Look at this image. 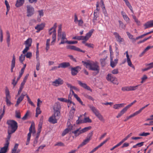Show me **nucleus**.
<instances>
[{"label": "nucleus", "mask_w": 153, "mask_h": 153, "mask_svg": "<svg viewBox=\"0 0 153 153\" xmlns=\"http://www.w3.org/2000/svg\"><path fill=\"white\" fill-rule=\"evenodd\" d=\"M82 62L87 68L90 70L96 71L97 73H99L100 68L98 63L90 61L87 62L82 61Z\"/></svg>", "instance_id": "1"}, {"label": "nucleus", "mask_w": 153, "mask_h": 153, "mask_svg": "<svg viewBox=\"0 0 153 153\" xmlns=\"http://www.w3.org/2000/svg\"><path fill=\"white\" fill-rule=\"evenodd\" d=\"M66 33L65 32H62V25H60L58 27V40L61 39V41L59 45L67 43L68 40L66 37Z\"/></svg>", "instance_id": "2"}, {"label": "nucleus", "mask_w": 153, "mask_h": 153, "mask_svg": "<svg viewBox=\"0 0 153 153\" xmlns=\"http://www.w3.org/2000/svg\"><path fill=\"white\" fill-rule=\"evenodd\" d=\"M7 123L8 125L7 131L14 133L18 128L17 123L13 120L7 121Z\"/></svg>", "instance_id": "3"}, {"label": "nucleus", "mask_w": 153, "mask_h": 153, "mask_svg": "<svg viewBox=\"0 0 153 153\" xmlns=\"http://www.w3.org/2000/svg\"><path fill=\"white\" fill-rule=\"evenodd\" d=\"M57 27V24L55 23L53 26L49 30V34L50 35L52 34V41L51 42V45H53L56 40V29Z\"/></svg>", "instance_id": "4"}, {"label": "nucleus", "mask_w": 153, "mask_h": 153, "mask_svg": "<svg viewBox=\"0 0 153 153\" xmlns=\"http://www.w3.org/2000/svg\"><path fill=\"white\" fill-rule=\"evenodd\" d=\"M29 132L27 134V141L26 143V145H28L30 141L31 136V134L32 133L33 134L35 133L36 132L34 125V124L32 123L31 124L29 128Z\"/></svg>", "instance_id": "5"}, {"label": "nucleus", "mask_w": 153, "mask_h": 153, "mask_svg": "<svg viewBox=\"0 0 153 153\" xmlns=\"http://www.w3.org/2000/svg\"><path fill=\"white\" fill-rule=\"evenodd\" d=\"M5 91L6 104L8 106H9L11 104V102H10L11 96L9 90L7 87H6Z\"/></svg>", "instance_id": "6"}, {"label": "nucleus", "mask_w": 153, "mask_h": 153, "mask_svg": "<svg viewBox=\"0 0 153 153\" xmlns=\"http://www.w3.org/2000/svg\"><path fill=\"white\" fill-rule=\"evenodd\" d=\"M106 79L108 81L111 82L114 84H118V82L116 78L111 74H109L107 75Z\"/></svg>", "instance_id": "7"}, {"label": "nucleus", "mask_w": 153, "mask_h": 153, "mask_svg": "<svg viewBox=\"0 0 153 153\" xmlns=\"http://www.w3.org/2000/svg\"><path fill=\"white\" fill-rule=\"evenodd\" d=\"M27 8V16L28 17H30L34 13L35 10L34 8L31 5H27L26 6Z\"/></svg>", "instance_id": "8"}, {"label": "nucleus", "mask_w": 153, "mask_h": 153, "mask_svg": "<svg viewBox=\"0 0 153 153\" xmlns=\"http://www.w3.org/2000/svg\"><path fill=\"white\" fill-rule=\"evenodd\" d=\"M93 134V131H91L88 134L86 138L82 143L83 146L86 145L91 140Z\"/></svg>", "instance_id": "9"}, {"label": "nucleus", "mask_w": 153, "mask_h": 153, "mask_svg": "<svg viewBox=\"0 0 153 153\" xmlns=\"http://www.w3.org/2000/svg\"><path fill=\"white\" fill-rule=\"evenodd\" d=\"M63 81L60 78H58L52 82L53 85L55 86H58L62 85L63 83Z\"/></svg>", "instance_id": "10"}, {"label": "nucleus", "mask_w": 153, "mask_h": 153, "mask_svg": "<svg viewBox=\"0 0 153 153\" xmlns=\"http://www.w3.org/2000/svg\"><path fill=\"white\" fill-rule=\"evenodd\" d=\"M113 34L115 36L116 41L120 43H121L124 42V40L123 38L121 37L118 33L117 32H114Z\"/></svg>", "instance_id": "11"}, {"label": "nucleus", "mask_w": 153, "mask_h": 153, "mask_svg": "<svg viewBox=\"0 0 153 153\" xmlns=\"http://www.w3.org/2000/svg\"><path fill=\"white\" fill-rule=\"evenodd\" d=\"M74 22L76 24H77L79 26H82L83 23V22L82 19H81L79 20H78V17L76 13H75L74 15Z\"/></svg>", "instance_id": "12"}, {"label": "nucleus", "mask_w": 153, "mask_h": 153, "mask_svg": "<svg viewBox=\"0 0 153 153\" xmlns=\"http://www.w3.org/2000/svg\"><path fill=\"white\" fill-rule=\"evenodd\" d=\"M45 24L44 23H42L38 24L35 27V29L37 30L36 33H39L40 31L43 29L45 27Z\"/></svg>", "instance_id": "13"}, {"label": "nucleus", "mask_w": 153, "mask_h": 153, "mask_svg": "<svg viewBox=\"0 0 153 153\" xmlns=\"http://www.w3.org/2000/svg\"><path fill=\"white\" fill-rule=\"evenodd\" d=\"M78 69H80L81 68L79 66H77L75 67L72 68L71 69V74L73 76L77 74L79 72Z\"/></svg>", "instance_id": "14"}, {"label": "nucleus", "mask_w": 153, "mask_h": 153, "mask_svg": "<svg viewBox=\"0 0 153 153\" xmlns=\"http://www.w3.org/2000/svg\"><path fill=\"white\" fill-rule=\"evenodd\" d=\"M66 48L67 49H70L71 50L84 52L81 50L80 48L74 46L68 45L66 46Z\"/></svg>", "instance_id": "15"}, {"label": "nucleus", "mask_w": 153, "mask_h": 153, "mask_svg": "<svg viewBox=\"0 0 153 153\" xmlns=\"http://www.w3.org/2000/svg\"><path fill=\"white\" fill-rule=\"evenodd\" d=\"M77 81L78 84L80 86L86 89L92 91V90L90 88L89 86H88L85 83H83L80 81L78 80Z\"/></svg>", "instance_id": "16"}, {"label": "nucleus", "mask_w": 153, "mask_h": 153, "mask_svg": "<svg viewBox=\"0 0 153 153\" xmlns=\"http://www.w3.org/2000/svg\"><path fill=\"white\" fill-rule=\"evenodd\" d=\"M144 26L145 29L153 27V20L147 22L144 24Z\"/></svg>", "instance_id": "17"}, {"label": "nucleus", "mask_w": 153, "mask_h": 153, "mask_svg": "<svg viewBox=\"0 0 153 153\" xmlns=\"http://www.w3.org/2000/svg\"><path fill=\"white\" fill-rule=\"evenodd\" d=\"M118 59H115L113 60V57H110V65L111 67L114 68L118 62Z\"/></svg>", "instance_id": "18"}, {"label": "nucleus", "mask_w": 153, "mask_h": 153, "mask_svg": "<svg viewBox=\"0 0 153 153\" xmlns=\"http://www.w3.org/2000/svg\"><path fill=\"white\" fill-rule=\"evenodd\" d=\"M57 119L56 116L53 115L49 117L48 121L50 123L54 124L57 122Z\"/></svg>", "instance_id": "19"}, {"label": "nucleus", "mask_w": 153, "mask_h": 153, "mask_svg": "<svg viewBox=\"0 0 153 153\" xmlns=\"http://www.w3.org/2000/svg\"><path fill=\"white\" fill-rule=\"evenodd\" d=\"M70 105H73L72 107L71 108V109L70 111V113L74 114V113L75 111V108L76 105L74 102H72L71 101H69V104H68V106L69 107L70 106Z\"/></svg>", "instance_id": "20"}, {"label": "nucleus", "mask_w": 153, "mask_h": 153, "mask_svg": "<svg viewBox=\"0 0 153 153\" xmlns=\"http://www.w3.org/2000/svg\"><path fill=\"white\" fill-rule=\"evenodd\" d=\"M25 95L22 94L21 96L19 97V98L17 99L16 103V104L15 105V106L16 107H17L19 103L21 102L23 100Z\"/></svg>", "instance_id": "21"}, {"label": "nucleus", "mask_w": 153, "mask_h": 153, "mask_svg": "<svg viewBox=\"0 0 153 153\" xmlns=\"http://www.w3.org/2000/svg\"><path fill=\"white\" fill-rule=\"evenodd\" d=\"M9 145L6 143L4 144V146L1 148L0 153H6L7 152Z\"/></svg>", "instance_id": "22"}, {"label": "nucleus", "mask_w": 153, "mask_h": 153, "mask_svg": "<svg viewBox=\"0 0 153 153\" xmlns=\"http://www.w3.org/2000/svg\"><path fill=\"white\" fill-rule=\"evenodd\" d=\"M25 0H17L15 4L17 7H19L22 6L24 3Z\"/></svg>", "instance_id": "23"}, {"label": "nucleus", "mask_w": 153, "mask_h": 153, "mask_svg": "<svg viewBox=\"0 0 153 153\" xmlns=\"http://www.w3.org/2000/svg\"><path fill=\"white\" fill-rule=\"evenodd\" d=\"M18 146V144L16 143L15 144L13 149H12L11 153H17V152H18V153H19L20 152V149H18L17 150Z\"/></svg>", "instance_id": "24"}, {"label": "nucleus", "mask_w": 153, "mask_h": 153, "mask_svg": "<svg viewBox=\"0 0 153 153\" xmlns=\"http://www.w3.org/2000/svg\"><path fill=\"white\" fill-rule=\"evenodd\" d=\"M70 65V64L69 62H64L59 64L58 66V68H66Z\"/></svg>", "instance_id": "25"}, {"label": "nucleus", "mask_w": 153, "mask_h": 153, "mask_svg": "<svg viewBox=\"0 0 153 153\" xmlns=\"http://www.w3.org/2000/svg\"><path fill=\"white\" fill-rule=\"evenodd\" d=\"M121 13L124 20L126 21L127 23H128L130 20V19L126 14V13L123 11H122Z\"/></svg>", "instance_id": "26"}, {"label": "nucleus", "mask_w": 153, "mask_h": 153, "mask_svg": "<svg viewBox=\"0 0 153 153\" xmlns=\"http://www.w3.org/2000/svg\"><path fill=\"white\" fill-rule=\"evenodd\" d=\"M16 59L14 55L13 56V59L11 63V72H13V70L15 66Z\"/></svg>", "instance_id": "27"}, {"label": "nucleus", "mask_w": 153, "mask_h": 153, "mask_svg": "<svg viewBox=\"0 0 153 153\" xmlns=\"http://www.w3.org/2000/svg\"><path fill=\"white\" fill-rule=\"evenodd\" d=\"M6 34L7 36L6 41L8 45L9 46L10 44V34L9 31L7 30L6 31Z\"/></svg>", "instance_id": "28"}, {"label": "nucleus", "mask_w": 153, "mask_h": 153, "mask_svg": "<svg viewBox=\"0 0 153 153\" xmlns=\"http://www.w3.org/2000/svg\"><path fill=\"white\" fill-rule=\"evenodd\" d=\"M125 105L124 103L117 104L113 105V108L115 109H119L120 108L123 107Z\"/></svg>", "instance_id": "29"}, {"label": "nucleus", "mask_w": 153, "mask_h": 153, "mask_svg": "<svg viewBox=\"0 0 153 153\" xmlns=\"http://www.w3.org/2000/svg\"><path fill=\"white\" fill-rule=\"evenodd\" d=\"M8 135L7 137V138L6 139V143H5L9 145V141L11 137V134L13 133H12L11 132H9L7 131Z\"/></svg>", "instance_id": "30"}, {"label": "nucleus", "mask_w": 153, "mask_h": 153, "mask_svg": "<svg viewBox=\"0 0 153 153\" xmlns=\"http://www.w3.org/2000/svg\"><path fill=\"white\" fill-rule=\"evenodd\" d=\"M81 128H80L79 129H78L76 130L73 131L72 132L73 133H74L75 136H79L80 134L83 133L82 131L80 129Z\"/></svg>", "instance_id": "31"}, {"label": "nucleus", "mask_w": 153, "mask_h": 153, "mask_svg": "<svg viewBox=\"0 0 153 153\" xmlns=\"http://www.w3.org/2000/svg\"><path fill=\"white\" fill-rule=\"evenodd\" d=\"M127 110L125 107L122 109L120 111L118 114L117 116H116L117 118H118L121 116H122Z\"/></svg>", "instance_id": "32"}, {"label": "nucleus", "mask_w": 153, "mask_h": 153, "mask_svg": "<svg viewBox=\"0 0 153 153\" xmlns=\"http://www.w3.org/2000/svg\"><path fill=\"white\" fill-rule=\"evenodd\" d=\"M32 42V39L30 38H29L25 42V44L26 46L30 47L31 45Z\"/></svg>", "instance_id": "33"}, {"label": "nucleus", "mask_w": 153, "mask_h": 153, "mask_svg": "<svg viewBox=\"0 0 153 153\" xmlns=\"http://www.w3.org/2000/svg\"><path fill=\"white\" fill-rule=\"evenodd\" d=\"M53 108L54 111V113L53 115L55 116H56L57 118H58V117L60 115V112L59 110H56V108L55 106Z\"/></svg>", "instance_id": "34"}, {"label": "nucleus", "mask_w": 153, "mask_h": 153, "mask_svg": "<svg viewBox=\"0 0 153 153\" xmlns=\"http://www.w3.org/2000/svg\"><path fill=\"white\" fill-rule=\"evenodd\" d=\"M125 2L126 5L129 8L131 12L133 13V10L132 7L131 5L130 4L128 0H123Z\"/></svg>", "instance_id": "35"}, {"label": "nucleus", "mask_w": 153, "mask_h": 153, "mask_svg": "<svg viewBox=\"0 0 153 153\" xmlns=\"http://www.w3.org/2000/svg\"><path fill=\"white\" fill-rule=\"evenodd\" d=\"M95 115L101 121H102L103 122H104L105 121L104 119V118L102 116L100 113L99 112Z\"/></svg>", "instance_id": "36"}, {"label": "nucleus", "mask_w": 153, "mask_h": 153, "mask_svg": "<svg viewBox=\"0 0 153 153\" xmlns=\"http://www.w3.org/2000/svg\"><path fill=\"white\" fill-rule=\"evenodd\" d=\"M89 107L95 115L99 112L97 109L94 106L90 105Z\"/></svg>", "instance_id": "37"}, {"label": "nucleus", "mask_w": 153, "mask_h": 153, "mask_svg": "<svg viewBox=\"0 0 153 153\" xmlns=\"http://www.w3.org/2000/svg\"><path fill=\"white\" fill-rule=\"evenodd\" d=\"M98 15L97 14V13L94 12V17L92 19L93 22L94 24H96V21L97 20V18L98 17Z\"/></svg>", "instance_id": "38"}, {"label": "nucleus", "mask_w": 153, "mask_h": 153, "mask_svg": "<svg viewBox=\"0 0 153 153\" xmlns=\"http://www.w3.org/2000/svg\"><path fill=\"white\" fill-rule=\"evenodd\" d=\"M119 24V27L122 29L125 30L126 27V25L123 24L121 21L119 20L118 21Z\"/></svg>", "instance_id": "39"}, {"label": "nucleus", "mask_w": 153, "mask_h": 153, "mask_svg": "<svg viewBox=\"0 0 153 153\" xmlns=\"http://www.w3.org/2000/svg\"><path fill=\"white\" fill-rule=\"evenodd\" d=\"M50 39H48L47 40L46 44V48L45 49L47 51H48V50L50 48Z\"/></svg>", "instance_id": "40"}, {"label": "nucleus", "mask_w": 153, "mask_h": 153, "mask_svg": "<svg viewBox=\"0 0 153 153\" xmlns=\"http://www.w3.org/2000/svg\"><path fill=\"white\" fill-rule=\"evenodd\" d=\"M140 85L134 86H129L130 91H134L137 90V89L138 87Z\"/></svg>", "instance_id": "41"}, {"label": "nucleus", "mask_w": 153, "mask_h": 153, "mask_svg": "<svg viewBox=\"0 0 153 153\" xmlns=\"http://www.w3.org/2000/svg\"><path fill=\"white\" fill-rule=\"evenodd\" d=\"M71 129L70 128H68L65 129L63 132L62 134V136H64L67 134L70 131Z\"/></svg>", "instance_id": "42"}, {"label": "nucleus", "mask_w": 153, "mask_h": 153, "mask_svg": "<svg viewBox=\"0 0 153 153\" xmlns=\"http://www.w3.org/2000/svg\"><path fill=\"white\" fill-rule=\"evenodd\" d=\"M83 121V123H91L92 122V120L89 117H85Z\"/></svg>", "instance_id": "43"}, {"label": "nucleus", "mask_w": 153, "mask_h": 153, "mask_svg": "<svg viewBox=\"0 0 153 153\" xmlns=\"http://www.w3.org/2000/svg\"><path fill=\"white\" fill-rule=\"evenodd\" d=\"M74 96L75 97L77 100L82 105H84V104H83V103L82 102L80 98L78 97V96L76 94H74Z\"/></svg>", "instance_id": "44"}, {"label": "nucleus", "mask_w": 153, "mask_h": 153, "mask_svg": "<svg viewBox=\"0 0 153 153\" xmlns=\"http://www.w3.org/2000/svg\"><path fill=\"white\" fill-rule=\"evenodd\" d=\"M73 90H74L77 91H79V89L78 88L74 86H73L71 89L70 90V93L72 92V94L73 95H74V94H75L74 93V91H73Z\"/></svg>", "instance_id": "45"}, {"label": "nucleus", "mask_w": 153, "mask_h": 153, "mask_svg": "<svg viewBox=\"0 0 153 153\" xmlns=\"http://www.w3.org/2000/svg\"><path fill=\"white\" fill-rule=\"evenodd\" d=\"M58 100L61 102H68V104H69V101H71L68 100L67 99L63 98H58Z\"/></svg>", "instance_id": "46"}, {"label": "nucleus", "mask_w": 153, "mask_h": 153, "mask_svg": "<svg viewBox=\"0 0 153 153\" xmlns=\"http://www.w3.org/2000/svg\"><path fill=\"white\" fill-rule=\"evenodd\" d=\"M94 30V29H91L86 34L85 36L88 38L89 39L91 36Z\"/></svg>", "instance_id": "47"}, {"label": "nucleus", "mask_w": 153, "mask_h": 153, "mask_svg": "<svg viewBox=\"0 0 153 153\" xmlns=\"http://www.w3.org/2000/svg\"><path fill=\"white\" fill-rule=\"evenodd\" d=\"M91 128V126L86 127L81 129L82 133L86 132L87 131L90 130Z\"/></svg>", "instance_id": "48"}, {"label": "nucleus", "mask_w": 153, "mask_h": 153, "mask_svg": "<svg viewBox=\"0 0 153 153\" xmlns=\"http://www.w3.org/2000/svg\"><path fill=\"white\" fill-rule=\"evenodd\" d=\"M127 62L128 63V65L131 68H134V65L132 64L130 60V59L129 58H127Z\"/></svg>", "instance_id": "49"}, {"label": "nucleus", "mask_w": 153, "mask_h": 153, "mask_svg": "<svg viewBox=\"0 0 153 153\" xmlns=\"http://www.w3.org/2000/svg\"><path fill=\"white\" fill-rule=\"evenodd\" d=\"M25 55L27 58L29 59H30L32 56V53L30 52H27L26 54Z\"/></svg>", "instance_id": "50"}, {"label": "nucleus", "mask_w": 153, "mask_h": 153, "mask_svg": "<svg viewBox=\"0 0 153 153\" xmlns=\"http://www.w3.org/2000/svg\"><path fill=\"white\" fill-rule=\"evenodd\" d=\"M25 55L21 54L19 57V60L21 63H22L25 60Z\"/></svg>", "instance_id": "51"}, {"label": "nucleus", "mask_w": 153, "mask_h": 153, "mask_svg": "<svg viewBox=\"0 0 153 153\" xmlns=\"http://www.w3.org/2000/svg\"><path fill=\"white\" fill-rule=\"evenodd\" d=\"M121 90L123 91H130L129 86L123 87L121 88Z\"/></svg>", "instance_id": "52"}, {"label": "nucleus", "mask_w": 153, "mask_h": 153, "mask_svg": "<svg viewBox=\"0 0 153 153\" xmlns=\"http://www.w3.org/2000/svg\"><path fill=\"white\" fill-rule=\"evenodd\" d=\"M37 12L39 14V16L40 17H41L43 16L44 12H43V10H38L37 11Z\"/></svg>", "instance_id": "53"}, {"label": "nucleus", "mask_w": 153, "mask_h": 153, "mask_svg": "<svg viewBox=\"0 0 153 153\" xmlns=\"http://www.w3.org/2000/svg\"><path fill=\"white\" fill-rule=\"evenodd\" d=\"M146 66H147L149 69L150 70L153 68V62L149 64H145Z\"/></svg>", "instance_id": "54"}, {"label": "nucleus", "mask_w": 153, "mask_h": 153, "mask_svg": "<svg viewBox=\"0 0 153 153\" xmlns=\"http://www.w3.org/2000/svg\"><path fill=\"white\" fill-rule=\"evenodd\" d=\"M30 47L25 45V48L24 49V50L22 51L23 53L24 54H25L26 52H27L28 51Z\"/></svg>", "instance_id": "55"}, {"label": "nucleus", "mask_w": 153, "mask_h": 153, "mask_svg": "<svg viewBox=\"0 0 153 153\" xmlns=\"http://www.w3.org/2000/svg\"><path fill=\"white\" fill-rule=\"evenodd\" d=\"M150 134V133L148 132H143L142 133L140 134L139 135L141 136H146Z\"/></svg>", "instance_id": "56"}, {"label": "nucleus", "mask_w": 153, "mask_h": 153, "mask_svg": "<svg viewBox=\"0 0 153 153\" xmlns=\"http://www.w3.org/2000/svg\"><path fill=\"white\" fill-rule=\"evenodd\" d=\"M15 79L16 77H14V79L12 80V84L13 85L14 87L16 85L18 81L17 79L16 81L15 80Z\"/></svg>", "instance_id": "57"}, {"label": "nucleus", "mask_w": 153, "mask_h": 153, "mask_svg": "<svg viewBox=\"0 0 153 153\" xmlns=\"http://www.w3.org/2000/svg\"><path fill=\"white\" fill-rule=\"evenodd\" d=\"M85 46H87L89 48H94V45L93 44L87 43L85 44Z\"/></svg>", "instance_id": "58"}, {"label": "nucleus", "mask_w": 153, "mask_h": 153, "mask_svg": "<svg viewBox=\"0 0 153 153\" xmlns=\"http://www.w3.org/2000/svg\"><path fill=\"white\" fill-rule=\"evenodd\" d=\"M105 59H101L100 60L101 64L102 66H104L105 64Z\"/></svg>", "instance_id": "59"}, {"label": "nucleus", "mask_w": 153, "mask_h": 153, "mask_svg": "<svg viewBox=\"0 0 153 153\" xmlns=\"http://www.w3.org/2000/svg\"><path fill=\"white\" fill-rule=\"evenodd\" d=\"M37 63L36 65V70L37 71H39L40 69V62L39 60H37Z\"/></svg>", "instance_id": "60"}, {"label": "nucleus", "mask_w": 153, "mask_h": 153, "mask_svg": "<svg viewBox=\"0 0 153 153\" xmlns=\"http://www.w3.org/2000/svg\"><path fill=\"white\" fill-rule=\"evenodd\" d=\"M42 126V123L40 122L39 124L38 128V131H39V132H41V128Z\"/></svg>", "instance_id": "61"}, {"label": "nucleus", "mask_w": 153, "mask_h": 153, "mask_svg": "<svg viewBox=\"0 0 153 153\" xmlns=\"http://www.w3.org/2000/svg\"><path fill=\"white\" fill-rule=\"evenodd\" d=\"M77 41H68L67 43L68 44H76L77 43Z\"/></svg>", "instance_id": "62"}, {"label": "nucleus", "mask_w": 153, "mask_h": 153, "mask_svg": "<svg viewBox=\"0 0 153 153\" xmlns=\"http://www.w3.org/2000/svg\"><path fill=\"white\" fill-rule=\"evenodd\" d=\"M55 146H64V145L63 143L61 142H59L58 143H57L55 145Z\"/></svg>", "instance_id": "63"}, {"label": "nucleus", "mask_w": 153, "mask_h": 153, "mask_svg": "<svg viewBox=\"0 0 153 153\" xmlns=\"http://www.w3.org/2000/svg\"><path fill=\"white\" fill-rule=\"evenodd\" d=\"M111 73L114 74H117L118 73V70L117 69H114L112 71Z\"/></svg>", "instance_id": "64"}]
</instances>
